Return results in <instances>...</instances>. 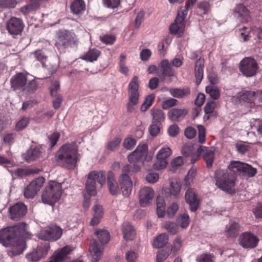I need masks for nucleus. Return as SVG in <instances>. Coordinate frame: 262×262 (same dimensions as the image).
<instances>
[{"label": "nucleus", "mask_w": 262, "mask_h": 262, "mask_svg": "<svg viewBox=\"0 0 262 262\" xmlns=\"http://www.w3.org/2000/svg\"><path fill=\"white\" fill-rule=\"evenodd\" d=\"M216 106V103L214 101L207 102L204 107V112L205 115L204 117V119L208 120L212 117L215 116V112L214 108Z\"/></svg>", "instance_id": "4c0bfd02"}, {"label": "nucleus", "mask_w": 262, "mask_h": 262, "mask_svg": "<svg viewBox=\"0 0 262 262\" xmlns=\"http://www.w3.org/2000/svg\"><path fill=\"white\" fill-rule=\"evenodd\" d=\"M239 225L235 221H231L226 226V234L228 237L236 236L239 231Z\"/></svg>", "instance_id": "e433bc0d"}, {"label": "nucleus", "mask_w": 262, "mask_h": 262, "mask_svg": "<svg viewBox=\"0 0 262 262\" xmlns=\"http://www.w3.org/2000/svg\"><path fill=\"white\" fill-rule=\"evenodd\" d=\"M178 221L182 228H186L190 223L189 217L187 214H183L178 218Z\"/></svg>", "instance_id": "5fc2aeb1"}, {"label": "nucleus", "mask_w": 262, "mask_h": 262, "mask_svg": "<svg viewBox=\"0 0 262 262\" xmlns=\"http://www.w3.org/2000/svg\"><path fill=\"white\" fill-rule=\"evenodd\" d=\"M159 68L161 72V78L165 79L166 77H173L176 75V72L172 68L171 63L168 59H163L159 63ZM160 76V75H159Z\"/></svg>", "instance_id": "412c9836"}, {"label": "nucleus", "mask_w": 262, "mask_h": 262, "mask_svg": "<svg viewBox=\"0 0 262 262\" xmlns=\"http://www.w3.org/2000/svg\"><path fill=\"white\" fill-rule=\"evenodd\" d=\"M255 92L242 91L240 95V100L248 103H252L255 101Z\"/></svg>", "instance_id": "a19ab883"}, {"label": "nucleus", "mask_w": 262, "mask_h": 262, "mask_svg": "<svg viewBox=\"0 0 262 262\" xmlns=\"http://www.w3.org/2000/svg\"><path fill=\"white\" fill-rule=\"evenodd\" d=\"M167 164V160L157 157V161L153 164V168L156 170L162 169L166 167Z\"/></svg>", "instance_id": "052dcab7"}, {"label": "nucleus", "mask_w": 262, "mask_h": 262, "mask_svg": "<svg viewBox=\"0 0 262 262\" xmlns=\"http://www.w3.org/2000/svg\"><path fill=\"white\" fill-rule=\"evenodd\" d=\"M59 162L64 167L73 169L79 159L78 147L75 143L62 145L58 152Z\"/></svg>", "instance_id": "f03ea898"}, {"label": "nucleus", "mask_w": 262, "mask_h": 262, "mask_svg": "<svg viewBox=\"0 0 262 262\" xmlns=\"http://www.w3.org/2000/svg\"><path fill=\"white\" fill-rule=\"evenodd\" d=\"M32 54L34 55L35 59L42 64L46 62L48 58V56L42 50H37L33 52Z\"/></svg>", "instance_id": "864d4df0"}, {"label": "nucleus", "mask_w": 262, "mask_h": 262, "mask_svg": "<svg viewBox=\"0 0 262 262\" xmlns=\"http://www.w3.org/2000/svg\"><path fill=\"white\" fill-rule=\"evenodd\" d=\"M9 211L11 219L17 220L26 214L27 208L24 203H18L11 206Z\"/></svg>", "instance_id": "6ab92c4d"}, {"label": "nucleus", "mask_w": 262, "mask_h": 262, "mask_svg": "<svg viewBox=\"0 0 262 262\" xmlns=\"http://www.w3.org/2000/svg\"><path fill=\"white\" fill-rule=\"evenodd\" d=\"M185 200L189 205L191 211L194 212L198 209L199 206V200L193 189L187 190L185 193Z\"/></svg>", "instance_id": "5701e85b"}, {"label": "nucleus", "mask_w": 262, "mask_h": 262, "mask_svg": "<svg viewBox=\"0 0 262 262\" xmlns=\"http://www.w3.org/2000/svg\"><path fill=\"white\" fill-rule=\"evenodd\" d=\"M126 55L124 54H121L119 58V70L124 75H127L129 70L127 67L126 66Z\"/></svg>", "instance_id": "09e8293b"}, {"label": "nucleus", "mask_w": 262, "mask_h": 262, "mask_svg": "<svg viewBox=\"0 0 262 262\" xmlns=\"http://www.w3.org/2000/svg\"><path fill=\"white\" fill-rule=\"evenodd\" d=\"M179 209V205L177 203H172L166 210V214L168 217H173Z\"/></svg>", "instance_id": "4d7b16f0"}, {"label": "nucleus", "mask_w": 262, "mask_h": 262, "mask_svg": "<svg viewBox=\"0 0 262 262\" xmlns=\"http://www.w3.org/2000/svg\"><path fill=\"white\" fill-rule=\"evenodd\" d=\"M215 185L221 190L229 193L234 192L236 176L228 168L227 170L217 169L214 175Z\"/></svg>", "instance_id": "7ed1b4c3"}, {"label": "nucleus", "mask_w": 262, "mask_h": 262, "mask_svg": "<svg viewBox=\"0 0 262 262\" xmlns=\"http://www.w3.org/2000/svg\"><path fill=\"white\" fill-rule=\"evenodd\" d=\"M233 14L235 17L242 23H248L251 19L249 10L242 4H238L236 5L233 10Z\"/></svg>", "instance_id": "f3484780"}, {"label": "nucleus", "mask_w": 262, "mask_h": 262, "mask_svg": "<svg viewBox=\"0 0 262 262\" xmlns=\"http://www.w3.org/2000/svg\"><path fill=\"white\" fill-rule=\"evenodd\" d=\"M78 40L73 32L68 30L59 31L55 46L59 49L74 48L77 45Z\"/></svg>", "instance_id": "0eeeda50"}, {"label": "nucleus", "mask_w": 262, "mask_h": 262, "mask_svg": "<svg viewBox=\"0 0 262 262\" xmlns=\"http://www.w3.org/2000/svg\"><path fill=\"white\" fill-rule=\"evenodd\" d=\"M187 15L186 10L184 12L178 10L174 22L169 26V32L171 34L177 37H181L183 35L186 26L185 19Z\"/></svg>", "instance_id": "6e6552de"}, {"label": "nucleus", "mask_w": 262, "mask_h": 262, "mask_svg": "<svg viewBox=\"0 0 262 262\" xmlns=\"http://www.w3.org/2000/svg\"><path fill=\"white\" fill-rule=\"evenodd\" d=\"M121 141L120 137H116L114 140L110 141L107 143V149L114 151L119 146Z\"/></svg>", "instance_id": "0e129e2a"}, {"label": "nucleus", "mask_w": 262, "mask_h": 262, "mask_svg": "<svg viewBox=\"0 0 262 262\" xmlns=\"http://www.w3.org/2000/svg\"><path fill=\"white\" fill-rule=\"evenodd\" d=\"M182 153L186 157H191L190 162L192 164L194 163L199 158L198 153H195L193 146L190 144L184 145L182 149Z\"/></svg>", "instance_id": "a878e982"}, {"label": "nucleus", "mask_w": 262, "mask_h": 262, "mask_svg": "<svg viewBox=\"0 0 262 262\" xmlns=\"http://www.w3.org/2000/svg\"><path fill=\"white\" fill-rule=\"evenodd\" d=\"M171 151L170 148L168 146L162 147L159 151L157 157L160 159H166L170 156Z\"/></svg>", "instance_id": "6e6d98bb"}, {"label": "nucleus", "mask_w": 262, "mask_h": 262, "mask_svg": "<svg viewBox=\"0 0 262 262\" xmlns=\"http://www.w3.org/2000/svg\"><path fill=\"white\" fill-rule=\"evenodd\" d=\"M70 8L73 14H81L85 10V3L83 0H74L71 3Z\"/></svg>", "instance_id": "2f4dec72"}, {"label": "nucleus", "mask_w": 262, "mask_h": 262, "mask_svg": "<svg viewBox=\"0 0 262 262\" xmlns=\"http://www.w3.org/2000/svg\"><path fill=\"white\" fill-rule=\"evenodd\" d=\"M169 255V252L165 250L158 251L157 253V262H163L168 257Z\"/></svg>", "instance_id": "338daca9"}, {"label": "nucleus", "mask_w": 262, "mask_h": 262, "mask_svg": "<svg viewBox=\"0 0 262 262\" xmlns=\"http://www.w3.org/2000/svg\"><path fill=\"white\" fill-rule=\"evenodd\" d=\"M107 185L111 193L116 195L119 191L118 183L115 179V174L112 171H109L107 177Z\"/></svg>", "instance_id": "bb28decb"}, {"label": "nucleus", "mask_w": 262, "mask_h": 262, "mask_svg": "<svg viewBox=\"0 0 262 262\" xmlns=\"http://www.w3.org/2000/svg\"><path fill=\"white\" fill-rule=\"evenodd\" d=\"M163 227L169 233L172 235L176 234L179 231V226L174 222H165L164 223Z\"/></svg>", "instance_id": "49530a36"}, {"label": "nucleus", "mask_w": 262, "mask_h": 262, "mask_svg": "<svg viewBox=\"0 0 262 262\" xmlns=\"http://www.w3.org/2000/svg\"><path fill=\"white\" fill-rule=\"evenodd\" d=\"M41 151L37 148L28 149L26 152L23 154V159L27 162H30L39 158L40 156Z\"/></svg>", "instance_id": "c85d7f7f"}, {"label": "nucleus", "mask_w": 262, "mask_h": 262, "mask_svg": "<svg viewBox=\"0 0 262 262\" xmlns=\"http://www.w3.org/2000/svg\"><path fill=\"white\" fill-rule=\"evenodd\" d=\"M122 231L123 237L126 241H132L135 237V230L128 222L123 223L122 226Z\"/></svg>", "instance_id": "393cba45"}, {"label": "nucleus", "mask_w": 262, "mask_h": 262, "mask_svg": "<svg viewBox=\"0 0 262 262\" xmlns=\"http://www.w3.org/2000/svg\"><path fill=\"white\" fill-rule=\"evenodd\" d=\"M89 250L93 262H97L100 259L102 254V248L96 240L93 241L91 243Z\"/></svg>", "instance_id": "b1692460"}, {"label": "nucleus", "mask_w": 262, "mask_h": 262, "mask_svg": "<svg viewBox=\"0 0 262 262\" xmlns=\"http://www.w3.org/2000/svg\"><path fill=\"white\" fill-rule=\"evenodd\" d=\"M216 148L213 146L207 147L201 145L197 150L199 155H202L208 168L212 166L215 158Z\"/></svg>", "instance_id": "dca6fc26"}, {"label": "nucleus", "mask_w": 262, "mask_h": 262, "mask_svg": "<svg viewBox=\"0 0 262 262\" xmlns=\"http://www.w3.org/2000/svg\"><path fill=\"white\" fill-rule=\"evenodd\" d=\"M45 182V179L40 177L33 180L24 190V196L28 199L34 198Z\"/></svg>", "instance_id": "f8f14e48"}, {"label": "nucleus", "mask_w": 262, "mask_h": 262, "mask_svg": "<svg viewBox=\"0 0 262 262\" xmlns=\"http://www.w3.org/2000/svg\"><path fill=\"white\" fill-rule=\"evenodd\" d=\"M155 192L152 188L144 187L140 189L139 198L140 204L142 207H146L150 204V201L153 199Z\"/></svg>", "instance_id": "aec40b11"}, {"label": "nucleus", "mask_w": 262, "mask_h": 262, "mask_svg": "<svg viewBox=\"0 0 262 262\" xmlns=\"http://www.w3.org/2000/svg\"><path fill=\"white\" fill-rule=\"evenodd\" d=\"M39 7L38 4L33 2L32 0H30V3L20 8V11L24 15H27L30 13L35 11Z\"/></svg>", "instance_id": "ea45409f"}, {"label": "nucleus", "mask_w": 262, "mask_h": 262, "mask_svg": "<svg viewBox=\"0 0 262 262\" xmlns=\"http://www.w3.org/2000/svg\"><path fill=\"white\" fill-rule=\"evenodd\" d=\"M62 230L58 226H52L41 230L38 234L39 238L45 241H55L62 235Z\"/></svg>", "instance_id": "ddd939ff"}, {"label": "nucleus", "mask_w": 262, "mask_h": 262, "mask_svg": "<svg viewBox=\"0 0 262 262\" xmlns=\"http://www.w3.org/2000/svg\"><path fill=\"white\" fill-rule=\"evenodd\" d=\"M187 114L186 109L172 108L169 111L168 116L173 121H179L184 118Z\"/></svg>", "instance_id": "cd10ccee"}, {"label": "nucleus", "mask_w": 262, "mask_h": 262, "mask_svg": "<svg viewBox=\"0 0 262 262\" xmlns=\"http://www.w3.org/2000/svg\"><path fill=\"white\" fill-rule=\"evenodd\" d=\"M133 163L134 164L133 167L130 165H126L123 167L122 173L119 178L121 190L125 196L129 195L133 188V183L129 174L131 171L138 172L140 170V166L137 164V162Z\"/></svg>", "instance_id": "20e7f679"}, {"label": "nucleus", "mask_w": 262, "mask_h": 262, "mask_svg": "<svg viewBox=\"0 0 262 262\" xmlns=\"http://www.w3.org/2000/svg\"><path fill=\"white\" fill-rule=\"evenodd\" d=\"M206 92L210 97L214 99H217L220 96V92L219 89L213 85H208L206 87Z\"/></svg>", "instance_id": "8fccbe9b"}, {"label": "nucleus", "mask_w": 262, "mask_h": 262, "mask_svg": "<svg viewBox=\"0 0 262 262\" xmlns=\"http://www.w3.org/2000/svg\"><path fill=\"white\" fill-rule=\"evenodd\" d=\"M151 114L154 122L161 123L165 119L164 112L160 109L152 108Z\"/></svg>", "instance_id": "a18cd8bd"}, {"label": "nucleus", "mask_w": 262, "mask_h": 262, "mask_svg": "<svg viewBox=\"0 0 262 262\" xmlns=\"http://www.w3.org/2000/svg\"><path fill=\"white\" fill-rule=\"evenodd\" d=\"M49 249V243H41L31 251L27 253L26 254V258L28 262H37L47 255Z\"/></svg>", "instance_id": "9b49d317"}, {"label": "nucleus", "mask_w": 262, "mask_h": 262, "mask_svg": "<svg viewBox=\"0 0 262 262\" xmlns=\"http://www.w3.org/2000/svg\"><path fill=\"white\" fill-rule=\"evenodd\" d=\"M27 225L19 223L0 230V243L8 246L7 253L11 257L21 254L26 248L24 238L28 237Z\"/></svg>", "instance_id": "f257e3e1"}, {"label": "nucleus", "mask_w": 262, "mask_h": 262, "mask_svg": "<svg viewBox=\"0 0 262 262\" xmlns=\"http://www.w3.org/2000/svg\"><path fill=\"white\" fill-rule=\"evenodd\" d=\"M85 190L88 195L92 196L96 194V182L88 178L85 184Z\"/></svg>", "instance_id": "de8ad7c7"}, {"label": "nucleus", "mask_w": 262, "mask_h": 262, "mask_svg": "<svg viewBox=\"0 0 262 262\" xmlns=\"http://www.w3.org/2000/svg\"><path fill=\"white\" fill-rule=\"evenodd\" d=\"M181 191V186L178 182H171L169 188H165L164 190L166 196L173 195L176 198L178 196Z\"/></svg>", "instance_id": "c9c22d12"}, {"label": "nucleus", "mask_w": 262, "mask_h": 262, "mask_svg": "<svg viewBox=\"0 0 262 262\" xmlns=\"http://www.w3.org/2000/svg\"><path fill=\"white\" fill-rule=\"evenodd\" d=\"M60 89V84L58 81L55 80L52 82L51 85L49 88L50 95L52 97L60 95L58 92Z\"/></svg>", "instance_id": "bf43d9fd"}, {"label": "nucleus", "mask_w": 262, "mask_h": 262, "mask_svg": "<svg viewBox=\"0 0 262 262\" xmlns=\"http://www.w3.org/2000/svg\"><path fill=\"white\" fill-rule=\"evenodd\" d=\"M30 119L28 117H24L21 118L16 124V129L21 130L24 129L28 125Z\"/></svg>", "instance_id": "680f3d73"}, {"label": "nucleus", "mask_w": 262, "mask_h": 262, "mask_svg": "<svg viewBox=\"0 0 262 262\" xmlns=\"http://www.w3.org/2000/svg\"><path fill=\"white\" fill-rule=\"evenodd\" d=\"M182 246V241L180 236L176 237L171 246V251L173 253H177Z\"/></svg>", "instance_id": "e2e57ef3"}, {"label": "nucleus", "mask_w": 262, "mask_h": 262, "mask_svg": "<svg viewBox=\"0 0 262 262\" xmlns=\"http://www.w3.org/2000/svg\"><path fill=\"white\" fill-rule=\"evenodd\" d=\"M139 83L138 77L134 76L128 85V101L126 105L127 111L133 112L139 103L140 93L139 91Z\"/></svg>", "instance_id": "423d86ee"}, {"label": "nucleus", "mask_w": 262, "mask_h": 262, "mask_svg": "<svg viewBox=\"0 0 262 262\" xmlns=\"http://www.w3.org/2000/svg\"><path fill=\"white\" fill-rule=\"evenodd\" d=\"M17 3L16 0H0V8H13Z\"/></svg>", "instance_id": "13d9d810"}, {"label": "nucleus", "mask_w": 262, "mask_h": 262, "mask_svg": "<svg viewBox=\"0 0 262 262\" xmlns=\"http://www.w3.org/2000/svg\"><path fill=\"white\" fill-rule=\"evenodd\" d=\"M61 194V184L55 181H50L42 192V202L45 204L53 205L59 200Z\"/></svg>", "instance_id": "39448f33"}, {"label": "nucleus", "mask_w": 262, "mask_h": 262, "mask_svg": "<svg viewBox=\"0 0 262 262\" xmlns=\"http://www.w3.org/2000/svg\"><path fill=\"white\" fill-rule=\"evenodd\" d=\"M239 241L240 245L243 247L253 248L256 246L258 239L252 233L245 232L241 235Z\"/></svg>", "instance_id": "a211bd4d"}, {"label": "nucleus", "mask_w": 262, "mask_h": 262, "mask_svg": "<svg viewBox=\"0 0 262 262\" xmlns=\"http://www.w3.org/2000/svg\"><path fill=\"white\" fill-rule=\"evenodd\" d=\"M204 64V60L201 58H200L195 62V77L196 84H199L203 79Z\"/></svg>", "instance_id": "473e14b6"}, {"label": "nucleus", "mask_w": 262, "mask_h": 262, "mask_svg": "<svg viewBox=\"0 0 262 262\" xmlns=\"http://www.w3.org/2000/svg\"><path fill=\"white\" fill-rule=\"evenodd\" d=\"M38 86V83L37 81L35 79H34L29 81L28 82L27 81L26 82V84H25L22 92L27 94L33 93L37 89Z\"/></svg>", "instance_id": "58836bf2"}, {"label": "nucleus", "mask_w": 262, "mask_h": 262, "mask_svg": "<svg viewBox=\"0 0 262 262\" xmlns=\"http://www.w3.org/2000/svg\"><path fill=\"white\" fill-rule=\"evenodd\" d=\"M155 100V95H148L144 102L141 106V111L142 112L146 111L151 105Z\"/></svg>", "instance_id": "603ef678"}, {"label": "nucleus", "mask_w": 262, "mask_h": 262, "mask_svg": "<svg viewBox=\"0 0 262 262\" xmlns=\"http://www.w3.org/2000/svg\"><path fill=\"white\" fill-rule=\"evenodd\" d=\"M229 168L232 170L236 176L253 177L256 173L257 170L250 165L239 161H232L229 165Z\"/></svg>", "instance_id": "1a4fd4ad"}, {"label": "nucleus", "mask_w": 262, "mask_h": 262, "mask_svg": "<svg viewBox=\"0 0 262 262\" xmlns=\"http://www.w3.org/2000/svg\"><path fill=\"white\" fill-rule=\"evenodd\" d=\"M100 39L102 42L106 45H112L116 40V37L113 35L105 34L100 36Z\"/></svg>", "instance_id": "69168bd1"}, {"label": "nucleus", "mask_w": 262, "mask_h": 262, "mask_svg": "<svg viewBox=\"0 0 262 262\" xmlns=\"http://www.w3.org/2000/svg\"><path fill=\"white\" fill-rule=\"evenodd\" d=\"M157 213L159 217H164L165 214V202L160 196L157 199Z\"/></svg>", "instance_id": "c03bdc74"}, {"label": "nucleus", "mask_w": 262, "mask_h": 262, "mask_svg": "<svg viewBox=\"0 0 262 262\" xmlns=\"http://www.w3.org/2000/svg\"><path fill=\"white\" fill-rule=\"evenodd\" d=\"M27 81V77L25 74L21 73H17L11 79V87L15 90L22 91Z\"/></svg>", "instance_id": "4be33fe9"}, {"label": "nucleus", "mask_w": 262, "mask_h": 262, "mask_svg": "<svg viewBox=\"0 0 262 262\" xmlns=\"http://www.w3.org/2000/svg\"><path fill=\"white\" fill-rule=\"evenodd\" d=\"M95 233L102 245L106 244L109 242L110 235L106 230H98Z\"/></svg>", "instance_id": "37998d69"}, {"label": "nucleus", "mask_w": 262, "mask_h": 262, "mask_svg": "<svg viewBox=\"0 0 262 262\" xmlns=\"http://www.w3.org/2000/svg\"><path fill=\"white\" fill-rule=\"evenodd\" d=\"M148 152V145L146 143H140L136 149L127 157L129 163L138 162L145 159Z\"/></svg>", "instance_id": "2eb2a0df"}, {"label": "nucleus", "mask_w": 262, "mask_h": 262, "mask_svg": "<svg viewBox=\"0 0 262 262\" xmlns=\"http://www.w3.org/2000/svg\"><path fill=\"white\" fill-rule=\"evenodd\" d=\"M25 24L23 20L15 16L11 17L6 22V29L12 35H18L23 31Z\"/></svg>", "instance_id": "4468645a"}, {"label": "nucleus", "mask_w": 262, "mask_h": 262, "mask_svg": "<svg viewBox=\"0 0 262 262\" xmlns=\"http://www.w3.org/2000/svg\"><path fill=\"white\" fill-rule=\"evenodd\" d=\"M88 178L95 182L97 181L102 187L105 183V172L104 171H92L89 173Z\"/></svg>", "instance_id": "c756f323"}, {"label": "nucleus", "mask_w": 262, "mask_h": 262, "mask_svg": "<svg viewBox=\"0 0 262 262\" xmlns=\"http://www.w3.org/2000/svg\"><path fill=\"white\" fill-rule=\"evenodd\" d=\"M168 240L169 236L167 233H161L154 238L152 244V247L155 248H162L166 245Z\"/></svg>", "instance_id": "7c9ffc66"}, {"label": "nucleus", "mask_w": 262, "mask_h": 262, "mask_svg": "<svg viewBox=\"0 0 262 262\" xmlns=\"http://www.w3.org/2000/svg\"><path fill=\"white\" fill-rule=\"evenodd\" d=\"M101 54V52L96 49H90L81 56V59L86 61L93 62L97 60Z\"/></svg>", "instance_id": "72a5a7b5"}, {"label": "nucleus", "mask_w": 262, "mask_h": 262, "mask_svg": "<svg viewBox=\"0 0 262 262\" xmlns=\"http://www.w3.org/2000/svg\"><path fill=\"white\" fill-rule=\"evenodd\" d=\"M94 216L91 220L90 225L92 226L97 225L100 222L103 215L102 207L99 205H96L94 207Z\"/></svg>", "instance_id": "f704fd0d"}, {"label": "nucleus", "mask_w": 262, "mask_h": 262, "mask_svg": "<svg viewBox=\"0 0 262 262\" xmlns=\"http://www.w3.org/2000/svg\"><path fill=\"white\" fill-rule=\"evenodd\" d=\"M239 69L243 75L247 77H250L256 74L258 66L254 58L245 57L240 61Z\"/></svg>", "instance_id": "9d476101"}, {"label": "nucleus", "mask_w": 262, "mask_h": 262, "mask_svg": "<svg viewBox=\"0 0 262 262\" xmlns=\"http://www.w3.org/2000/svg\"><path fill=\"white\" fill-rule=\"evenodd\" d=\"M136 141L135 139L131 137H127L124 140L123 145L127 149H132L136 145Z\"/></svg>", "instance_id": "774afa93"}, {"label": "nucleus", "mask_w": 262, "mask_h": 262, "mask_svg": "<svg viewBox=\"0 0 262 262\" xmlns=\"http://www.w3.org/2000/svg\"><path fill=\"white\" fill-rule=\"evenodd\" d=\"M170 94L174 97L181 98L190 94V91L189 88L184 89H171L169 90Z\"/></svg>", "instance_id": "79ce46f5"}, {"label": "nucleus", "mask_w": 262, "mask_h": 262, "mask_svg": "<svg viewBox=\"0 0 262 262\" xmlns=\"http://www.w3.org/2000/svg\"><path fill=\"white\" fill-rule=\"evenodd\" d=\"M214 255L210 253H202L197 256V262H214Z\"/></svg>", "instance_id": "3c124183"}]
</instances>
